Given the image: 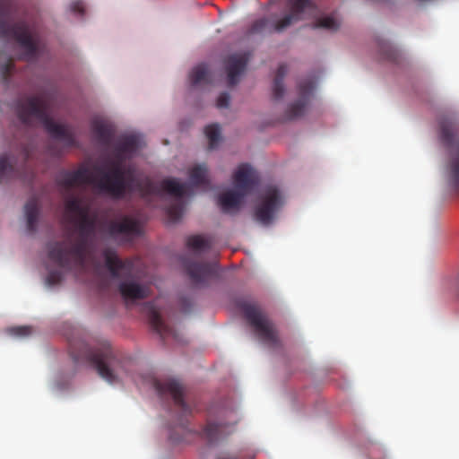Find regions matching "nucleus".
<instances>
[{"label":"nucleus","mask_w":459,"mask_h":459,"mask_svg":"<svg viewBox=\"0 0 459 459\" xmlns=\"http://www.w3.org/2000/svg\"><path fill=\"white\" fill-rule=\"evenodd\" d=\"M239 307L257 339L270 349H278L280 339L277 330L258 306L254 303H242Z\"/></svg>","instance_id":"7"},{"label":"nucleus","mask_w":459,"mask_h":459,"mask_svg":"<svg viewBox=\"0 0 459 459\" xmlns=\"http://www.w3.org/2000/svg\"><path fill=\"white\" fill-rule=\"evenodd\" d=\"M230 100V96H229V93L222 92L219 94L218 100H216V107H218V108H225L229 107Z\"/></svg>","instance_id":"33"},{"label":"nucleus","mask_w":459,"mask_h":459,"mask_svg":"<svg viewBox=\"0 0 459 459\" xmlns=\"http://www.w3.org/2000/svg\"><path fill=\"white\" fill-rule=\"evenodd\" d=\"M26 228L29 233L36 232L39 216V201L38 198L32 197L29 199L25 204Z\"/></svg>","instance_id":"23"},{"label":"nucleus","mask_w":459,"mask_h":459,"mask_svg":"<svg viewBox=\"0 0 459 459\" xmlns=\"http://www.w3.org/2000/svg\"><path fill=\"white\" fill-rule=\"evenodd\" d=\"M65 214L76 225L77 238L68 232L65 239L48 244V258L63 270L84 269L89 240L96 230V216L90 214V205L82 195H68L65 200Z\"/></svg>","instance_id":"2"},{"label":"nucleus","mask_w":459,"mask_h":459,"mask_svg":"<svg viewBox=\"0 0 459 459\" xmlns=\"http://www.w3.org/2000/svg\"><path fill=\"white\" fill-rule=\"evenodd\" d=\"M105 266L112 279H124L118 285V291L126 301L142 300L148 296V288L130 279L133 264L117 258L115 251L107 248L104 251Z\"/></svg>","instance_id":"5"},{"label":"nucleus","mask_w":459,"mask_h":459,"mask_svg":"<svg viewBox=\"0 0 459 459\" xmlns=\"http://www.w3.org/2000/svg\"><path fill=\"white\" fill-rule=\"evenodd\" d=\"M108 236L116 239L121 238L125 240L132 239L140 235V222L127 215L119 220H111L105 224Z\"/></svg>","instance_id":"10"},{"label":"nucleus","mask_w":459,"mask_h":459,"mask_svg":"<svg viewBox=\"0 0 459 459\" xmlns=\"http://www.w3.org/2000/svg\"><path fill=\"white\" fill-rule=\"evenodd\" d=\"M91 134L95 136L96 141L104 146H108L110 144V141H112V128L110 126L107 125L105 122L95 118L91 120Z\"/></svg>","instance_id":"20"},{"label":"nucleus","mask_w":459,"mask_h":459,"mask_svg":"<svg viewBox=\"0 0 459 459\" xmlns=\"http://www.w3.org/2000/svg\"><path fill=\"white\" fill-rule=\"evenodd\" d=\"M146 312L147 319H149V324H151L152 329H153L156 333L160 334L162 339H165L169 336H172L174 338L177 337L175 331L163 322V319H161L160 316V313L153 303H146Z\"/></svg>","instance_id":"17"},{"label":"nucleus","mask_w":459,"mask_h":459,"mask_svg":"<svg viewBox=\"0 0 459 459\" xmlns=\"http://www.w3.org/2000/svg\"><path fill=\"white\" fill-rule=\"evenodd\" d=\"M448 170H450V180H452L453 186L459 191V152H455L450 160Z\"/></svg>","instance_id":"28"},{"label":"nucleus","mask_w":459,"mask_h":459,"mask_svg":"<svg viewBox=\"0 0 459 459\" xmlns=\"http://www.w3.org/2000/svg\"><path fill=\"white\" fill-rule=\"evenodd\" d=\"M69 10L76 15L82 16L85 12V6L82 0H74L70 3Z\"/></svg>","instance_id":"32"},{"label":"nucleus","mask_w":459,"mask_h":459,"mask_svg":"<svg viewBox=\"0 0 459 459\" xmlns=\"http://www.w3.org/2000/svg\"><path fill=\"white\" fill-rule=\"evenodd\" d=\"M282 204L284 200L279 188L273 185L265 186L258 195V203L255 209V221L264 226L270 225Z\"/></svg>","instance_id":"8"},{"label":"nucleus","mask_w":459,"mask_h":459,"mask_svg":"<svg viewBox=\"0 0 459 459\" xmlns=\"http://www.w3.org/2000/svg\"><path fill=\"white\" fill-rule=\"evenodd\" d=\"M153 387L160 398L171 397L174 404L184 414H189L191 408L184 401V386L175 379L153 380Z\"/></svg>","instance_id":"9"},{"label":"nucleus","mask_w":459,"mask_h":459,"mask_svg":"<svg viewBox=\"0 0 459 459\" xmlns=\"http://www.w3.org/2000/svg\"><path fill=\"white\" fill-rule=\"evenodd\" d=\"M68 351L73 360L85 361L95 368L100 378L109 385H116L128 377L131 360L121 356L106 341L94 343L82 335L68 337Z\"/></svg>","instance_id":"3"},{"label":"nucleus","mask_w":459,"mask_h":459,"mask_svg":"<svg viewBox=\"0 0 459 459\" xmlns=\"http://www.w3.org/2000/svg\"><path fill=\"white\" fill-rule=\"evenodd\" d=\"M139 147L140 137L138 135H123L114 146L116 160L108 163L109 169H98L100 178H91L87 169L81 168L74 171H61L56 176V184L68 192L74 186L91 183L95 185L96 189L100 193L115 200L124 199L127 195L134 193H138L143 198L168 194L177 198L176 202L168 206V216L174 221H178L184 212V204L179 199L189 194V186L179 183L176 178H165L156 183L147 177L136 176L134 167H124L122 162L125 158L135 153Z\"/></svg>","instance_id":"1"},{"label":"nucleus","mask_w":459,"mask_h":459,"mask_svg":"<svg viewBox=\"0 0 459 459\" xmlns=\"http://www.w3.org/2000/svg\"><path fill=\"white\" fill-rule=\"evenodd\" d=\"M191 87L196 88L202 85H208L212 82V74L205 63H200L191 69L190 75Z\"/></svg>","instance_id":"21"},{"label":"nucleus","mask_w":459,"mask_h":459,"mask_svg":"<svg viewBox=\"0 0 459 459\" xmlns=\"http://www.w3.org/2000/svg\"><path fill=\"white\" fill-rule=\"evenodd\" d=\"M10 336L17 338L29 337L31 334V327L30 326H13L7 329Z\"/></svg>","instance_id":"29"},{"label":"nucleus","mask_w":459,"mask_h":459,"mask_svg":"<svg viewBox=\"0 0 459 459\" xmlns=\"http://www.w3.org/2000/svg\"><path fill=\"white\" fill-rule=\"evenodd\" d=\"M31 30H0L3 36H12L22 49V60L34 61L39 56L40 43L30 33Z\"/></svg>","instance_id":"11"},{"label":"nucleus","mask_w":459,"mask_h":459,"mask_svg":"<svg viewBox=\"0 0 459 459\" xmlns=\"http://www.w3.org/2000/svg\"><path fill=\"white\" fill-rule=\"evenodd\" d=\"M278 2H280V0H270V2L268 3V6L271 8L273 4H275Z\"/></svg>","instance_id":"36"},{"label":"nucleus","mask_w":459,"mask_h":459,"mask_svg":"<svg viewBox=\"0 0 459 459\" xmlns=\"http://www.w3.org/2000/svg\"><path fill=\"white\" fill-rule=\"evenodd\" d=\"M286 74L287 66L285 64H281L279 65L276 74H274L273 86H272V95H273V100L276 101L281 100L284 95V84H282V80H284Z\"/></svg>","instance_id":"25"},{"label":"nucleus","mask_w":459,"mask_h":459,"mask_svg":"<svg viewBox=\"0 0 459 459\" xmlns=\"http://www.w3.org/2000/svg\"><path fill=\"white\" fill-rule=\"evenodd\" d=\"M186 247L195 254H201L212 247V239L201 235H192L186 238Z\"/></svg>","instance_id":"24"},{"label":"nucleus","mask_w":459,"mask_h":459,"mask_svg":"<svg viewBox=\"0 0 459 459\" xmlns=\"http://www.w3.org/2000/svg\"><path fill=\"white\" fill-rule=\"evenodd\" d=\"M268 25H269L268 20L265 18H263V19H259L256 22H255V23L253 24L251 29H255V30L267 29Z\"/></svg>","instance_id":"34"},{"label":"nucleus","mask_w":459,"mask_h":459,"mask_svg":"<svg viewBox=\"0 0 459 459\" xmlns=\"http://www.w3.org/2000/svg\"><path fill=\"white\" fill-rule=\"evenodd\" d=\"M16 116L25 126L39 121L52 139L62 142L67 147L75 145L73 133L68 127L56 124L48 115V100L44 95L24 97L17 100Z\"/></svg>","instance_id":"4"},{"label":"nucleus","mask_w":459,"mask_h":459,"mask_svg":"<svg viewBox=\"0 0 459 459\" xmlns=\"http://www.w3.org/2000/svg\"><path fill=\"white\" fill-rule=\"evenodd\" d=\"M376 51L380 59L389 61L391 63L399 64L401 55L397 48L391 43L385 40L376 41Z\"/></svg>","instance_id":"22"},{"label":"nucleus","mask_w":459,"mask_h":459,"mask_svg":"<svg viewBox=\"0 0 459 459\" xmlns=\"http://www.w3.org/2000/svg\"><path fill=\"white\" fill-rule=\"evenodd\" d=\"M207 141H209V149L213 150L216 148L220 141V127L218 124H211L204 128Z\"/></svg>","instance_id":"27"},{"label":"nucleus","mask_w":459,"mask_h":459,"mask_svg":"<svg viewBox=\"0 0 459 459\" xmlns=\"http://www.w3.org/2000/svg\"><path fill=\"white\" fill-rule=\"evenodd\" d=\"M438 138L448 150H459V120L454 116L439 119Z\"/></svg>","instance_id":"14"},{"label":"nucleus","mask_w":459,"mask_h":459,"mask_svg":"<svg viewBox=\"0 0 459 459\" xmlns=\"http://www.w3.org/2000/svg\"><path fill=\"white\" fill-rule=\"evenodd\" d=\"M62 281V273L59 270H49L47 275V284L48 286H55Z\"/></svg>","instance_id":"31"},{"label":"nucleus","mask_w":459,"mask_h":459,"mask_svg":"<svg viewBox=\"0 0 459 459\" xmlns=\"http://www.w3.org/2000/svg\"><path fill=\"white\" fill-rule=\"evenodd\" d=\"M13 69V62H11L10 57L5 60L4 65H3V73L4 74H9L11 70Z\"/></svg>","instance_id":"35"},{"label":"nucleus","mask_w":459,"mask_h":459,"mask_svg":"<svg viewBox=\"0 0 459 459\" xmlns=\"http://www.w3.org/2000/svg\"><path fill=\"white\" fill-rule=\"evenodd\" d=\"M16 29H17V30H20L21 28H20V27H17Z\"/></svg>","instance_id":"38"},{"label":"nucleus","mask_w":459,"mask_h":459,"mask_svg":"<svg viewBox=\"0 0 459 459\" xmlns=\"http://www.w3.org/2000/svg\"><path fill=\"white\" fill-rule=\"evenodd\" d=\"M338 26L333 16H325L318 20L316 29H337Z\"/></svg>","instance_id":"30"},{"label":"nucleus","mask_w":459,"mask_h":459,"mask_svg":"<svg viewBox=\"0 0 459 459\" xmlns=\"http://www.w3.org/2000/svg\"><path fill=\"white\" fill-rule=\"evenodd\" d=\"M312 0H287L286 8L288 12L282 17L273 21L274 29H286L303 19L304 13L312 9Z\"/></svg>","instance_id":"13"},{"label":"nucleus","mask_w":459,"mask_h":459,"mask_svg":"<svg viewBox=\"0 0 459 459\" xmlns=\"http://www.w3.org/2000/svg\"><path fill=\"white\" fill-rule=\"evenodd\" d=\"M222 459H224V458H222ZM226 459H236V458L235 457H230V458H226Z\"/></svg>","instance_id":"37"},{"label":"nucleus","mask_w":459,"mask_h":459,"mask_svg":"<svg viewBox=\"0 0 459 459\" xmlns=\"http://www.w3.org/2000/svg\"><path fill=\"white\" fill-rule=\"evenodd\" d=\"M315 82L313 79L301 80L298 82V100L286 108V121L294 120L303 116L306 107L312 97L314 91Z\"/></svg>","instance_id":"12"},{"label":"nucleus","mask_w":459,"mask_h":459,"mask_svg":"<svg viewBox=\"0 0 459 459\" xmlns=\"http://www.w3.org/2000/svg\"><path fill=\"white\" fill-rule=\"evenodd\" d=\"M190 184L195 186H199L205 184L207 178V167L205 165H195L190 169Z\"/></svg>","instance_id":"26"},{"label":"nucleus","mask_w":459,"mask_h":459,"mask_svg":"<svg viewBox=\"0 0 459 459\" xmlns=\"http://www.w3.org/2000/svg\"><path fill=\"white\" fill-rule=\"evenodd\" d=\"M16 178L30 183L33 179V171L29 169L26 174H22L13 169L8 156L5 154L0 155V184Z\"/></svg>","instance_id":"18"},{"label":"nucleus","mask_w":459,"mask_h":459,"mask_svg":"<svg viewBox=\"0 0 459 459\" xmlns=\"http://www.w3.org/2000/svg\"><path fill=\"white\" fill-rule=\"evenodd\" d=\"M249 53H233L225 59V71L226 76H228V85L234 87L239 82V76L247 68V64L249 61Z\"/></svg>","instance_id":"16"},{"label":"nucleus","mask_w":459,"mask_h":459,"mask_svg":"<svg viewBox=\"0 0 459 459\" xmlns=\"http://www.w3.org/2000/svg\"><path fill=\"white\" fill-rule=\"evenodd\" d=\"M235 420H211L207 422L206 428L203 429V435H204V437H206L207 441L214 442L230 434L233 430V426H235Z\"/></svg>","instance_id":"19"},{"label":"nucleus","mask_w":459,"mask_h":459,"mask_svg":"<svg viewBox=\"0 0 459 459\" xmlns=\"http://www.w3.org/2000/svg\"><path fill=\"white\" fill-rule=\"evenodd\" d=\"M259 178L256 171L249 164H241L234 173V190H228L218 198V204L225 213L239 209L243 198L255 188Z\"/></svg>","instance_id":"6"},{"label":"nucleus","mask_w":459,"mask_h":459,"mask_svg":"<svg viewBox=\"0 0 459 459\" xmlns=\"http://www.w3.org/2000/svg\"><path fill=\"white\" fill-rule=\"evenodd\" d=\"M184 271L190 277L191 281L196 285L206 283L207 281L214 274V266L216 264L206 262H192L190 259L183 256L181 258Z\"/></svg>","instance_id":"15"}]
</instances>
